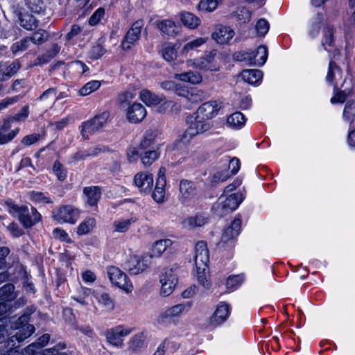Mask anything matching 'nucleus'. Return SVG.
Here are the masks:
<instances>
[{"label":"nucleus","instance_id":"1","mask_svg":"<svg viewBox=\"0 0 355 355\" xmlns=\"http://www.w3.org/2000/svg\"><path fill=\"white\" fill-rule=\"evenodd\" d=\"M194 261L198 282L204 284V280L205 279V274L209 261V250L205 241H200L196 243Z\"/></svg>","mask_w":355,"mask_h":355},{"label":"nucleus","instance_id":"2","mask_svg":"<svg viewBox=\"0 0 355 355\" xmlns=\"http://www.w3.org/2000/svg\"><path fill=\"white\" fill-rule=\"evenodd\" d=\"M30 315L24 314L15 322V329L18 330L15 335L8 340V345H15V341L20 343L30 337L35 331V327L30 324Z\"/></svg>","mask_w":355,"mask_h":355},{"label":"nucleus","instance_id":"3","mask_svg":"<svg viewBox=\"0 0 355 355\" xmlns=\"http://www.w3.org/2000/svg\"><path fill=\"white\" fill-rule=\"evenodd\" d=\"M110 112H103L95 115L92 119L82 123L81 135L85 139H89V135L98 132L106 124L110 118Z\"/></svg>","mask_w":355,"mask_h":355},{"label":"nucleus","instance_id":"4","mask_svg":"<svg viewBox=\"0 0 355 355\" xmlns=\"http://www.w3.org/2000/svg\"><path fill=\"white\" fill-rule=\"evenodd\" d=\"M241 197V193H232L227 197L225 200L215 203L213 205L212 210L216 216L223 217L238 207L242 201Z\"/></svg>","mask_w":355,"mask_h":355},{"label":"nucleus","instance_id":"5","mask_svg":"<svg viewBox=\"0 0 355 355\" xmlns=\"http://www.w3.org/2000/svg\"><path fill=\"white\" fill-rule=\"evenodd\" d=\"M14 284L7 283L0 288V315L12 311L11 303L17 298Z\"/></svg>","mask_w":355,"mask_h":355},{"label":"nucleus","instance_id":"6","mask_svg":"<svg viewBox=\"0 0 355 355\" xmlns=\"http://www.w3.org/2000/svg\"><path fill=\"white\" fill-rule=\"evenodd\" d=\"M177 266L175 265L170 268H166L165 271L160 275L161 295L163 296L170 295L178 283V277L175 272Z\"/></svg>","mask_w":355,"mask_h":355},{"label":"nucleus","instance_id":"7","mask_svg":"<svg viewBox=\"0 0 355 355\" xmlns=\"http://www.w3.org/2000/svg\"><path fill=\"white\" fill-rule=\"evenodd\" d=\"M107 275L113 284L126 292L132 291L133 288L132 284L128 280L127 275L119 268L115 266L109 267L107 269Z\"/></svg>","mask_w":355,"mask_h":355},{"label":"nucleus","instance_id":"8","mask_svg":"<svg viewBox=\"0 0 355 355\" xmlns=\"http://www.w3.org/2000/svg\"><path fill=\"white\" fill-rule=\"evenodd\" d=\"M150 263V257L148 255L140 257L131 256L125 263V269L128 270L130 275H138L144 271Z\"/></svg>","mask_w":355,"mask_h":355},{"label":"nucleus","instance_id":"9","mask_svg":"<svg viewBox=\"0 0 355 355\" xmlns=\"http://www.w3.org/2000/svg\"><path fill=\"white\" fill-rule=\"evenodd\" d=\"M40 214L34 207H31L30 213L28 207L21 206V209L18 213V219L24 227L30 228L36 224L40 220Z\"/></svg>","mask_w":355,"mask_h":355},{"label":"nucleus","instance_id":"10","mask_svg":"<svg viewBox=\"0 0 355 355\" xmlns=\"http://www.w3.org/2000/svg\"><path fill=\"white\" fill-rule=\"evenodd\" d=\"M143 25L144 23L142 20H139L133 23L121 42V47L123 50L130 49L131 45L139 39Z\"/></svg>","mask_w":355,"mask_h":355},{"label":"nucleus","instance_id":"11","mask_svg":"<svg viewBox=\"0 0 355 355\" xmlns=\"http://www.w3.org/2000/svg\"><path fill=\"white\" fill-rule=\"evenodd\" d=\"M230 314V306L225 302H220L209 318V324L217 327L224 323Z\"/></svg>","mask_w":355,"mask_h":355},{"label":"nucleus","instance_id":"12","mask_svg":"<svg viewBox=\"0 0 355 355\" xmlns=\"http://www.w3.org/2000/svg\"><path fill=\"white\" fill-rule=\"evenodd\" d=\"M186 123L193 129L196 135H200L209 130L212 124L208 119L200 118V116L195 114H190L186 118Z\"/></svg>","mask_w":355,"mask_h":355},{"label":"nucleus","instance_id":"13","mask_svg":"<svg viewBox=\"0 0 355 355\" xmlns=\"http://www.w3.org/2000/svg\"><path fill=\"white\" fill-rule=\"evenodd\" d=\"M131 329H124L122 326H117L114 328L106 331L105 336L107 342L116 347H123V340L121 337L130 334Z\"/></svg>","mask_w":355,"mask_h":355},{"label":"nucleus","instance_id":"14","mask_svg":"<svg viewBox=\"0 0 355 355\" xmlns=\"http://www.w3.org/2000/svg\"><path fill=\"white\" fill-rule=\"evenodd\" d=\"M21 65L19 60L11 62L0 61V83L9 80L20 69Z\"/></svg>","mask_w":355,"mask_h":355},{"label":"nucleus","instance_id":"15","mask_svg":"<svg viewBox=\"0 0 355 355\" xmlns=\"http://www.w3.org/2000/svg\"><path fill=\"white\" fill-rule=\"evenodd\" d=\"M179 190L180 196L179 200L182 205H187L196 195V187L192 181L182 180L180 181Z\"/></svg>","mask_w":355,"mask_h":355},{"label":"nucleus","instance_id":"16","mask_svg":"<svg viewBox=\"0 0 355 355\" xmlns=\"http://www.w3.org/2000/svg\"><path fill=\"white\" fill-rule=\"evenodd\" d=\"M79 217V211L71 205L61 207L54 216L55 219L69 223H75Z\"/></svg>","mask_w":355,"mask_h":355},{"label":"nucleus","instance_id":"17","mask_svg":"<svg viewBox=\"0 0 355 355\" xmlns=\"http://www.w3.org/2000/svg\"><path fill=\"white\" fill-rule=\"evenodd\" d=\"M145 107L141 103H135L129 106L126 117L129 122L132 123H139L141 122L146 116Z\"/></svg>","mask_w":355,"mask_h":355},{"label":"nucleus","instance_id":"18","mask_svg":"<svg viewBox=\"0 0 355 355\" xmlns=\"http://www.w3.org/2000/svg\"><path fill=\"white\" fill-rule=\"evenodd\" d=\"M219 110L220 107L216 101H208L202 103L194 114L200 118L209 120L218 114Z\"/></svg>","mask_w":355,"mask_h":355},{"label":"nucleus","instance_id":"19","mask_svg":"<svg viewBox=\"0 0 355 355\" xmlns=\"http://www.w3.org/2000/svg\"><path fill=\"white\" fill-rule=\"evenodd\" d=\"M234 35V32L230 27L218 25L211 36L217 43L223 44L227 43L233 37Z\"/></svg>","mask_w":355,"mask_h":355},{"label":"nucleus","instance_id":"20","mask_svg":"<svg viewBox=\"0 0 355 355\" xmlns=\"http://www.w3.org/2000/svg\"><path fill=\"white\" fill-rule=\"evenodd\" d=\"M241 227V220L236 218L231 225L224 230L221 236V242L226 243L236 238L239 234Z\"/></svg>","mask_w":355,"mask_h":355},{"label":"nucleus","instance_id":"21","mask_svg":"<svg viewBox=\"0 0 355 355\" xmlns=\"http://www.w3.org/2000/svg\"><path fill=\"white\" fill-rule=\"evenodd\" d=\"M159 132L157 129H148L147 130L141 139L139 146V149L147 150V149H156L157 145L155 144V140L158 137Z\"/></svg>","mask_w":355,"mask_h":355},{"label":"nucleus","instance_id":"22","mask_svg":"<svg viewBox=\"0 0 355 355\" xmlns=\"http://www.w3.org/2000/svg\"><path fill=\"white\" fill-rule=\"evenodd\" d=\"M135 185L141 191H150L153 184V177L151 174L137 173L134 178Z\"/></svg>","mask_w":355,"mask_h":355},{"label":"nucleus","instance_id":"23","mask_svg":"<svg viewBox=\"0 0 355 355\" xmlns=\"http://www.w3.org/2000/svg\"><path fill=\"white\" fill-rule=\"evenodd\" d=\"M162 168L159 170L156 185L152 197L157 202H162L165 196V186L166 184L164 174H161Z\"/></svg>","mask_w":355,"mask_h":355},{"label":"nucleus","instance_id":"24","mask_svg":"<svg viewBox=\"0 0 355 355\" xmlns=\"http://www.w3.org/2000/svg\"><path fill=\"white\" fill-rule=\"evenodd\" d=\"M155 25L162 34L168 36L175 37L178 33V27L175 23L171 19L156 21Z\"/></svg>","mask_w":355,"mask_h":355},{"label":"nucleus","instance_id":"25","mask_svg":"<svg viewBox=\"0 0 355 355\" xmlns=\"http://www.w3.org/2000/svg\"><path fill=\"white\" fill-rule=\"evenodd\" d=\"M83 193L87 197V203L90 206H96L101 198V189L97 186L86 187Z\"/></svg>","mask_w":355,"mask_h":355},{"label":"nucleus","instance_id":"26","mask_svg":"<svg viewBox=\"0 0 355 355\" xmlns=\"http://www.w3.org/2000/svg\"><path fill=\"white\" fill-rule=\"evenodd\" d=\"M179 17L182 24L190 29H196L201 24L200 19L189 12H181L179 14Z\"/></svg>","mask_w":355,"mask_h":355},{"label":"nucleus","instance_id":"27","mask_svg":"<svg viewBox=\"0 0 355 355\" xmlns=\"http://www.w3.org/2000/svg\"><path fill=\"white\" fill-rule=\"evenodd\" d=\"M250 64L262 66L268 58V49L265 46H259L256 52L251 51Z\"/></svg>","mask_w":355,"mask_h":355},{"label":"nucleus","instance_id":"28","mask_svg":"<svg viewBox=\"0 0 355 355\" xmlns=\"http://www.w3.org/2000/svg\"><path fill=\"white\" fill-rule=\"evenodd\" d=\"M17 15H19V24L24 28L32 31L38 26V21L33 15L28 13L22 14L19 12Z\"/></svg>","mask_w":355,"mask_h":355},{"label":"nucleus","instance_id":"29","mask_svg":"<svg viewBox=\"0 0 355 355\" xmlns=\"http://www.w3.org/2000/svg\"><path fill=\"white\" fill-rule=\"evenodd\" d=\"M241 76L245 82L254 85L261 80L263 73L259 69H245L242 71Z\"/></svg>","mask_w":355,"mask_h":355},{"label":"nucleus","instance_id":"30","mask_svg":"<svg viewBox=\"0 0 355 355\" xmlns=\"http://www.w3.org/2000/svg\"><path fill=\"white\" fill-rule=\"evenodd\" d=\"M344 119L349 123V129H355V102L347 101L344 110Z\"/></svg>","mask_w":355,"mask_h":355},{"label":"nucleus","instance_id":"31","mask_svg":"<svg viewBox=\"0 0 355 355\" xmlns=\"http://www.w3.org/2000/svg\"><path fill=\"white\" fill-rule=\"evenodd\" d=\"M197 135L193 129L191 128L189 125L188 128L184 131L182 134H180L178 135V139L175 141L174 145L179 148L182 145L186 146L189 144L191 140Z\"/></svg>","mask_w":355,"mask_h":355},{"label":"nucleus","instance_id":"32","mask_svg":"<svg viewBox=\"0 0 355 355\" xmlns=\"http://www.w3.org/2000/svg\"><path fill=\"white\" fill-rule=\"evenodd\" d=\"M175 78L191 84H198L202 81V76L198 71H187L175 75Z\"/></svg>","mask_w":355,"mask_h":355},{"label":"nucleus","instance_id":"33","mask_svg":"<svg viewBox=\"0 0 355 355\" xmlns=\"http://www.w3.org/2000/svg\"><path fill=\"white\" fill-rule=\"evenodd\" d=\"M159 157L157 149L143 150L141 153V159L145 166L151 165Z\"/></svg>","mask_w":355,"mask_h":355},{"label":"nucleus","instance_id":"34","mask_svg":"<svg viewBox=\"0 0 355 355\" xmlns=\"http://www.w3.org/2000/svg\"><path fill=\"white\" fill-rule=\"evenodd\" d=\"M171 244V241L169 239H163L156 241L152 248V254L148 255L150 259L153 257H159L166 250V248Z\"/></svg>","mask_w":355,"mask_h":355},{"label":"nucleus","instance_id":"35","mask_svg":"<svg viewBox=\"0 0 355 355\" xmlns=\"http://www.w3.org/2000/svg\"><path fill=\"white\" fill-rule=\"evenodd\" d=\"M141 99L146 105H155L161 103L163 98L162 96L153 94L148 90H144L141 93Z\"/></svg>","mask_w":355,"mask_h":355},{"label":"nucleus","instance_id":"36","mask_svg":"<svg viewBox=\"0 0 355 355\" xmlns=\"http://www.w3.org/2000/svg\"><path fill=\"white\" fill-rule=\"evenodd\" d=\"M245 120L241 112H236L227 118V123L231 127L241 128L245 124Z\"/></svg>","mask_w":355,"mask_h":355},{"label":"nucleus","instance_id":"37","mask_svg":"<svg viewBox=\"0 0 355 355\" xmlns=\"http://www.w3.org/2000/svg\"><path fill=\"white\" fill-rule=\"evenodd\" d=\"M323 40L322 41V46L326 44L331 46L334 43V28L332 25L327 24L322 31Z\"/></svg>","mask_w":355,"mask_h":355},{"label":"nucleus","instance_id":"38","mask_svg":"<svg viewBox=\"0 0 355 355\" xmlns=\"http://www.w3.org/2000/svg\"><path fill=\"white\" fill-rule=\"evenodd\" d=\"M96 225V220L94 218H89L83 221L78 226L77 234L83 235L89 233Z\"/></svg>","mask_w":355,"mask_h":355},{"label":"nucleus","instance_id":"39","mask_svg":"<svg viewBox=\"0 0 355 355\" xmlns=\"http://www.w3.org/2000/svg\"><path fill=\"white\" fill-rule=\"evenodd\" d=\"M221 0H200L198 5V10L210 12L214 11L218 6Z\"/></svg>","mask_w":355,"mask_h":355},{"label":"nucleus","instance_id":"40","mask_svg":"<svg viewBox=\"0 0 355 355\" xmlns=\"http://www.w3.org/2000/svg\"><path fill=\"white\" fill-rule=\"evenodd\" d=\"M26 6L31 12L37 14L44 12L46 8L43 0H26Z\"/></svg>","mask_w":355,"mask_h":355},{"label":"nucleus","instance_id":"41","mask_svg":"<svg viewBox=\"0 0 355 355\" xmlns=\"http://www.w3.org/2000/svg\"><path fill=\"white\" fill-rule=\"evenodd\" d=\"M323 19V14L320 12L317 13L313 19L311 28L309 30V35L312 37H315L319 34L321 29V24L322 23Z\"/></svg>","mask_w":355,"mask_h":355},{"label":"nucleus","instance_id":"42","mask_svg":"<svg viewBox=\"0 0 355 355\" xmlns=\"http://www.w3.org/2000/svg\"><path fill=\"white\" fill-rule=\"evenodd\" d=\"M101 86V83L98 80H92L86 83L79 90V94L80 96H87L90 94L92 92L96 91Z\"/></svg>","mask_w":355,"mask_h":355},{"label":"nucleus","instance_id":"43","mask_svg":"<svg viewBox=\"0 0 355 355\" xmlns=\"http://www.w3.org/2000/svg\"><path fill=\"white\" fill-rule=\"evenodd\" d=\"M144 337L142 333L136 334L129 343V349L133 352L139 351L144 345Z\"/></svg>","mask_w":355,"mask_h":355},{"label":"nucleus","instance_id":"44","mask_svg":"<svg viewBox=\"0 0 355 355\" xmlns=\"http://www.w3.org/2000/svg\"><path fill=\"white\" fill-rule=\"evenodd\" d=\"M62 316L65 322L72 328H78L76 316L71 308H64L62 311Z\"/></svg>","mask_w":355,"mask_h":355},{"label":"nucleus","instance_id":"45","mask_svg":"<svg viewBox=\"0 0 355 355\" xmlns=\"http://www.w3.org/2000/svg\"><path fill=\"white\" fill-rule=\"evenodd\" d=\"M162 55L165 60L170 62L176 58L177 52L173 45L171 44H167L165 46H164L162 51Z\"/></svg>","mask_w":355,"mask_h":355},{"label":"nucleus","instance_id":"46","mask_svg":"<svg viewBox=\"0 0 355 355\" xmlns=\"http://www.w3.org/2000/svg\"><path fill=\"white\" fill-rule=\"evenodd\" d=\"M184 305L182 304H176L167 310L164 311L162 314V318H172L174 316H177L179 314H180L184 310Z\"/></svg>","mask_w":355,"mask_h":355},{"label":"nucleus","instance_id":"47","mask_svg":"<svg viewBox=\"0 0 355 355\" xmlns=\"http://www.w3.org/2000/svg\"><path fill=\"white\" fill-rule=\"evenodd\" d=\"M205 42V40L202 37H199L196 40H193L187 43L184 46L183 49H182V53L187 54L190 51L193 50V49L200 46Z\"/></svg>","mask_w":355,"mask_h":355},{"label":"nucleus","instance_id":"48","mask_svg":"<svg viewBox=\"0 0 355 355\" xmlns=\"http://www.w3.org/2000/svg\"><path fill=\"white\" fill-rule=\"evenodd\" d=\"M236 13L238 20L243 23H247L251 20L252 12L245 7L238 8Z\"/></svg>","mask_w":355,"mask_h":355},{"label":"nucleus","instance_id":"49","mask_svg":"<svg viewBox=\"0 0 355 355\" xmlns=\"http://www.w3.org/2000/svg\"><path fill=\"white\" fill-rule=\"evenodd\" d=\"M105 13V10L103 7L98 8L89 19V24L91 26L97 25L101 20L103 18Z\"/></svg>","mask_w":355,"mask_h":355},{"label":"nucleus","instance_id":"50","mask_svg":"<svg viewBox=\"0 0 355 355\" xmlns=\"http://www.w3.org/2000/svg\"><path fill=\"white\" fill-rule=\"evenodd\" d=\"M19 128H16L8 133L0 130V145L5 144L12 141L18 134Z\"/></svg>","mask_w":355,"mask_h":355},{"label":"nucleus","instance_id":"51","mask_svg":"<svg viewBox=\"0 0 355 355\" xmlns=\"http://www.w3.org/2000/svg\"><path fill=\"white\" fill-rule=\"evenodd\" d=\"M31 43V39L29 37H26L21 40L13 44L12 46V50L13 52H17L19 51H25L28 49L30 44Z\"/></svg>","mask_w":355,"mask_h":355},{"label":"nucleus","instance_id":"52","mask_svg":"<svg viewBox=\"0 0 355 355\" xmlns=\"http://www.w3.org/2000/svg\"><path fill=\"white\" fill-rule=\"evenodd\" d=\"M225 162L229 163L228 165V171L230 170V175H235L237 173L240 168V162L237 157H233L230 159L229 157H225Z\"/></svg>","mask_w":355,"mask_h":355},{"label":"nucleus","instance_id":"53","mask_svg":"<svg viewBox=\"0 0 355 355\" xmlns=\"http://www.w3.org/2000/svg\"><path fill=\"white\" fill-rule=\"evenodd\" d=\"M53 172L60 181H64L67 177V172L63 165L58 161L55 162L53 164Z\"/></svg>","mask_w":355,"mask_h":355},{"label":"nucleus","instance_id":"54","mask_svg":"<svg viewBox=\"0 0 355 355\" xmlns=\"http://www.w3.org/2000/svg\"><path fill=\"white\" fill-rule=\"evenodd\" d=\"M341 71L340 67L333 60H331L329 64L328 72L326 76V80L328 83H332L334 79V74L336 71L340 72Z\"/></svg>","mask_w":355,"mask_h":355},{"label":"nucleus","instance_id":"55","mask_svg":"<svg viewBox=\"0 0 355 355\" xmlns=\"http://www.w3.org/2000/svg\"><path fill=\"white\" fill-rule=\"evenodd\" d=\"M269 23L263 18L259 19L256 24V29L259 36H264L269 30Z\"/></svg>","mask_w":355,"mask_h":355},{"label":"nucleus","instance_id":"56","mask_svg":"<svg viewBox=\"0 0 355 355\" xmlns=\"http://www.w3.org/2000/svg\"><path fill=\"white\" fill-rule=\"evenodd\" d=\"M243 282V275H233L227 278L226 281V286L227 288L234 289L237 286L241 284Z\"/></svg>","mask_w":355,"mask_h":355},{"label":"nucleus","instance_id":"57","mask_svg":"<svg viewBox=\"0 0 355 355\" xmlns=\"http://www.w3.org/2000/svg\"><path fill=\"white\" fill-rule=\"evenodd\" d=\"M105 52L106 50L101 44H96V45L93 46L92 49L90 50V58L93 60L98 59L103 55H104Z\"/></svg>","mask_w":355,"mask_h":355},{"label":"nucleus","instance_id":"58","mask_svg":"<svg viewBox=\"0 0 355 355\" xmlns=\"http://www.w3.org/2000/svg\"><path fill=\"white\" fill-rule=\"evenodd\" d=\"M69 66L74 71H77L81 75H83L89 70V67L82 61L75 60L69 63Z\"/></svg>","mask_w":355,"mask_h":355},{"label":"nucleus","instance_id":"59","mask_svg":"<svg viewBox=\"0 0 355 355\" xmlns=\"http://www.w3.org/2000/svg\"><path fill=\"white\" fill-rule=\"evenodd\" d=\"M132 222H135V220L132 219H128L123 221H116L114 222V225L117 232H125L129 229Z\"/></svg>","mask_w":355,"mask_h":355},{"label":"nucleus","instance_id":"60","mask_svg":"<svg viewBox=\"0 0 355 355\" xmlns=\"http://www.w3.org/2000/svg\"><path fill=\"white\" fill-rule=\"evenodd\" d=\"M230 174L228 170L224 169L223 171H216L212 177V182H224L227 180Z\"/></svg>","mask_w":355,"mask_h":355},{"label":"nucleus","instance_id":"61","mask_svg":"<svg viewBox=\"0 0 355 355\" xmlns=\"http://www.w3.org/2000/svg\"><path fill=\"white\" fill-rule=\"evenodd\" d=\"M31 199L35 202H43V203H53L49 197L44 195L42 192L32 191L31 194Z\"/></svg>","mask_w":355,"mask_h":355},{"label":"nucleus","instance_id":"62","mask_svg":"<svg viewBox=\"0 0 355 355\" xmlns=\"http://www.w3.org/2000/svg\"><path fill=\"white\" fill-rule=\"evenodd\" d=\"M29 114V107L28 105L24 106L17 114L11 116V119L15 121L25 120Z\"/></svg>","mask_w":355,"mask_h":355},{"label":"nucleus","instance_id":"63","mask_svg":"<svg viewBox=\"0 0 355 355\" xmlns=\"http://www.w3.org/2000/svg\"><path fill=\"white\" fill-rule=\"evenodd\" d=\"M46 32L44 30H38L35 31L31 37H29L31 39V43L35 44H40L45 41L44 35Z\"/></svg>","mask_w":355,"mask_h":355},{"label":"nucleus","instance_id":"64","mask_svg":"<svg viewBox=\"0 0 355 355\" xmlns=\"http://www.w3.org/2000/svg\"><path fill=\"white\" fill-rule=\"evenodd\" d=\"M41 349V345L36 342H34L24 349L23 354L25 355H35Z\"/></svg>","mask_w":355,"mask_h":355}]
</instances>
